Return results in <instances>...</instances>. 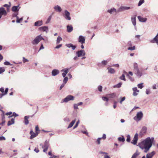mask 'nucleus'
I'll return each mask as SVG.
<instances>
[{
	"label": "nucleus",
	"instance_id": "f257e3e1",
	"mask_svg": "<svg viewBox=\"0 0 158 158\" xmlns=\"http://www.w3.org/2000/svg\"><path fill=\"white\" fill-rule=\"evenodd\" d=\"M154 141V137H152L150 138L148 137L146 138L144 140L139 143L138 145H141L142 146L147 147L151 148L152 145V143H153Z\"/></svg>",
	"mask_w": 158,
	"mask_h": 158
},
{
	"label": "nucleus",
	"instance_id": "f03ea898",
	"mask_svg": "<svg viewBox=\"0 0 158 158\" xmlns=\"http://www.w3.org/2000/svg\"><path fill=\"white\" fill-rule=\"evenodd\" d=\"M143 116V113L140 111L137 113L136 115L134 117L133 119L136 122H138L142 119Z\"/></svg>",
	"mask_w": 158,
	"mask_h": 158
},
{
	"label": "nucleus",
	"instance_id": "7ed1b4c3",
	"mask_svg": "<svg viewBox=\"0 0 158 158\" xmlns=\"http://www.w3.org/2000/svg\"><path fill=\"white\" fill-rule=\"evenodd\" d=\"M40 145L44 149L43 152H46L49 146V140H46L44 143V145H43L42 143H40Z\"/></svg>",
	"mask_w": 158,
	"mask_h": 158
},
{
	"label": "nucleus",
	"instance_id": "20e7f679",
	"mask_svg": "<svg viewBox=\"0 0 158 158\" xmlns=\"http://www.w3.org/2000/svg\"><path fill=\"white\" fill-rule=\"evenodd\" d=\"M44 40V39L41 35L37 36L32 41V43L33 45H36L38 44L41 40Z\"/></svg>",
	"mask_w": 158,
	"mask_h": 158
},
{
	"label": "nucleus",
	"instance_id": "39448f33",
	"mask_svg": "<svg viewBox=\"0 0 158 158\" xmlns=\"http://www.w3.org/2000/svg\"><path fill=\"white\" fill-rule=\"evenodd\" d=\"M74 97L72 95H69L67 96L65 98L63 99L61 103L63 102H67L68 101L70 100H74Z\"/></svg>",
	"mask_w": 158,
	"mask_h": 158
},
{
	"label": "nucleus",
	"instance_id": "423d86ee",
	"mask_svg": "<svg viewBox=\"0 0 158 158\" xmlns=\"http://www.w3.org/2000/svg\"><path fill=\"white\" fill-rule=\"evenodd\" d=\"M63 16L66 20H71L70 13L67 10H64V13Z\"/></svg>",
	"mask_w": 158,
	"mask_h": 158
},
{
	"label": "nucleus",
	"instance_id": "0eeeda50",
	"mask_svg": "<svg viewBox=\"0 0 158 158\" xmlns=\"http://www.w3.org/2000/svg\"><path fill=\"white\" fill-rule=\"evenodd\" d=\"M156 152L153 151L151 152L148 153L146 155V158H152L153 156L155 155ZM142 158H146L145 156H143Z\"/></svg>",
	"mask_w": 158,
	"mask_h": 158
},
{
	"label": "nucleus",
	"instance_id": "6e6552de",
	"mask_svg": "<svg viewBox=\"0 0 158 158\" xmlns=\"http://www.w3.org/2000/svg\"><path fill=\"white\" fill-rule=\"evenodd\" d=\"M76 54L77 55L78 57H81L85 56V53L84 50H81L77 52Z\"/></svg>",
	"mask_w": 158,
	"mask_h": 158
},
{
	"label": "nucleus",
	"instance_id": "1a4fd4ad",
	"mask_svg": "<svg viewBox=\"0 0 158 158\" xmlns=\"http://www.w3.org/2000/svg\"><path fill=\"white\" fill-rule=\"evenodd\" d=\"M7 14L6 11L3 7L0 8V19L2 15L6 16Z\"/></svg>",
	"mask_w": 158,
	"mask_h": 158
},
{
	"label": "nucleus",
	"instance_id": "9d476101",
	"mask_svg": "<svg viewBox=\"0 0 158 158\" xmlns=\"http://www.w3.org/2000/svg\"><path fill=\"white\" fill-rule=\"evenodd\" d=\"M138 139V134L136 133L134 135L133 139L131 142V143L134 145L136 144Z\"/></svg>",
	"mask_w": 158,
	"mask_h": 158
},
{
	"label": "nucleus",
	"instance_id": "9b49d317",
	"mask_svg": "<svg viewBox=\"0 0 158 158\" xmlns=\"http://www.w3.org/2000/svg\"><path fill=\"white\" fill-rule=\"evenodd\" d=\"M85 37L82 35H80L78 38V42L81 44H83L85 43Z\"/></svg>",
	"mask_w": 158,
	"mask_h": 158
},
{
	"label": "nucleus",
	"instance_id": "f8f14e48",
	"mask_svg": "<svg viewBox=\"0 0 158 158\" xmlns=\"http://www.w3.org/2000/svg\"><path fill=\"white\" fill-rule=\"evenodd\" d=\"M147 128L145 127H143L140 131L139 135L141 136L143 135L146 132Z\"/></svg>",
	"mask_w": 158,
	"mask_h": 158
},
{
	"label": "nucleus",
	"instance_id": "ddd939ff",
	"mask_svg": "<svg viewBox=\"0 0 158 158\" xmlns=\"http://www.w3.org/2000/svg\"><path fill=\"white\" fill-rule=\"evenodd\" d=\"M69 69L68 68H66L61 70V72H63V73L62 74L63 77H65L66 74L69 72Z\"/></svg>",
	"mask_w": 158,
	"mask_h": 158
},
{
	"label": "nucleus",
	"instance_id": "4468645a",
	"mask_svg": "<svg viewBox=\"0 0 158 158\" xmlns=\"http://www.w3.org/2000/svg\"><path fill=\"white\" fill-rule=\"evenodd\" d=\"M30 134L31 135L30 138V139H32L37 136L38 135V133L37 132L36 133H35L32 131H31L30 132Z\"/></svg>",
	"mask_w": 158,
	"mask_h": 158
},
{
	"label": "nucleus",
	"instance_id": "2eb2a0df",
	"mask_svg": "<svg viewBox=\"0 0 158 158\" xmlns=\"http://www.w3.org/2000/svg\"><path fill=\"white\" fill-rule=\"evenodd\" d=\"M59 71L57 69H54L52 72V75L53 76H56L59 74Z\"/></svg>",
	"mask_w": 158,
	"mask_h": 158
},
{
	"label": "nucleus",
	"instance_id": "dca6fc26",
	"mask_svg": "<svg viewBox=\"0 0 158 158\" xmlns=\"http://www.w3.org/2000/svg\"><path fill=\"white\" fill-rule=\"evenodd\" d=\"M139 148L142 149H144V152L145 153H147L148 151L149 150L150 148L148 147H145L143 146H142L141 145H138Z\"/></svg>",
	"mask_w": 158,
	"mask_h": 158
},
{
	"label": "nucleus",
	"instance_id": "f3484780",
	"mask_svg": "<svg viewBox=\"0 0 158 158\" xmlns=\"http://www.w3.org/2000/svg\"><path fill=\"white\" fill-rule=\"evenodd\" d=\"M20 7H19V5L18 6H14L12 7L11 8L13 12L18 11Z\"/></svg>",
	"mask_w": 158,
	"mask_h": 158
},
{
	"label": "nucleus",
	"instance_id": "a211bd4d",
	"mask_svg": "<svg viewBox=\"0 0 158 158\" xmlns=\"http://www.w3.org/2000/svg\"><path fill=\"white\" fill-rule=\"evenodd\" d=\"M135 74L138 77H140L142 75L141 72L139 71V69L134 71Z\"/></svg>",
	"mask_w": 158,
	"mask_h": 158
},
{
	"label": "nucleus",
	"instance_id": "6ab92c4d",
	"mask_svg": "<svg viewBox=\"0 0 158 158\" xmlns=\"http://www.w3.org/2000/svg\"><path fill=\"white\" fill-rule=\"evenodd\" d=\"M132 90L133 91V95L134 96H136L138 94L137 93H139V90H137V87H134L132 89Z\"/></svg>",
	"mask_w": 158,
	"mask_h": 158
},
{
	"label": "nucleus",
	"instance_id": "aec40b11",
	"mask_svg": "<svg viewBox=\"0 0 158 158\" xmlns=\"http://www.w3.org/2000/svg\"><path fill=\"white\" fill-rule=\"evenodd\" d=\"M136 15L132 16L131 18V21L133 25L135 26L136 25Z\"/></svg>",
	"mask_w": 158,
	"mask_h": 158
},
{
	"label": "nucleus",
	"instance_id": "412c9836",
	"mask_svg": "<svg viewBox=\"0 0 158 158\" xmlns=\"http://www.w3.org/2000/svg\"><path fill=\"white\" fill-rule=\"evenodd\" d=\"M40 31H48V27L47 26H44L41 27L39 28Z\"/></svg>",
	"mask_w": 158,
	"mask_h": 158
},
{
	"label": "nucleus",
	"instance_id": "4be33fe9",
	"mask_svg": "<svg viewBox=\"0 0 158 158\" xmlns=\"http://www.w3.org/2000/svg\"><path fill=\"white\" fill-rule=\"evenodd\" d=\"M138 19L140 22H145L147 20V18H143L140 16H138Z\"/></svg>",
	"mask_w": 158,
	"mask_h": 158
},
{
	"label": "nucleus",
	"instance_id": "5701e85b",
	"mask_svg": "<svg viewBox=\"0 0 158 158\" xmlns=\"http://www.w3.org/2000/svg\"><path fill=\"white\" fill-rule=\"evenodd\" d=\"M66 46L69 48H71L73 50L75 49L76 48L75 45H74L72 44H66Z\"/></svg>",
	"mask_w": 158,
	"mask_h": 158
},
{
	"label": "nucleus",
	"instance_id": "b1692460",
	"mask_svg": "<svg viewBox=\"0 0 158 158\" xmlns=\"http://www.w3.org/2000/svg\"><path fill=\"white\" fill-rule=\"evenodd\" d=\"M54 9L56 11L60 12L62 10V9L58 5H56L54 6Z\"/></svg>",
	"mask_w": 158,
	"mask_h": 158
},
{
	"label": "nucleus",
	"instance_id": "393cba45",
	"mask_svg": "<svg viewBox=\"0 0 158 158\" xmlns=\"http://www.w3.org/2000/svg\"><path fill=\"white\" fill-rule=\"evenodd\" d=\"M67 31L68 32H71L73 30V27L72 25H68L67 26Z\"/></svg>",
	"mask_w": 158,
	"mask_h": 158
},
{
	"label": "nucleus",
	"instance_id": "a878e982",
	"mask_svg": "<svg viewBox=\"0 0 158 158\" xmlns=\"http://www.w3.org/2000/svg\"><path fill=\"white\" fill-rule=\"evenodd\" d=\"M151 42L152 43L158 42V33L155 37L151 41Z\"/></svg>",
	"mask_w": 158,
	"mask_h": 158
},
{
	"label": "nucleus",
	"instance_id": "bb28decb",
	"mask_svg": "<svg viewBox=\"0 0 158 158\" xmlns=\"http://www.w3.org/2000/svg\"><path fill=\"white\" fill-rule=\"evenodd\" d=\"M42 21L40 20L36 22L35 23L34 25L35 26H39L42 25Z\"/></svg>",
	"mask_w": 158,
	"mask_h": 158
},
{
	"label": "nucleus",
	"instance_id": "cd10ccee",
	"mask_svg": "<svg viewBox=\"0 0 158 158\" xmlns=\"http://www.w3.org/2000/svg\"><path fill=\"white\" fill-rule=\"evenodd\" d=\"M107 12L108 13H110V14H112L114 12H116V10L115 8H114L108 10Z\"/></svg>",
	"mask_w": 158,
	"mask_h": 158
},
{
	"label": "nucleus",
	"instance_id": "c85d7f7f",
	"mask_svg": "<svg viewBox=\"0 0 158 158\" xmlns=\"http://www.w3.org/2000/svg\"><path fill=\"white\" fill-rule=\"evenodd\" d=\"M30 116H25L24 117V123L25 125H27L29 123V121L28 119L29 118Z\"/></svg>",
	"mask_w": 158,
	"mask_h": 158
},
{
	"label": "nucleus",
	"instance_id": "c756f323",
	"mask_svg": "<svg viewBox=\"0 0 158 158\" xmlns=\"http://www.w3.org/2000/svg\"><path fill=\"white\" fill-rule=\"evenodd\" d=\"M107 69L108 70V72L110 74H114L115 73V71L114 69L108 68Z\"/></svg>",
	"mask_w": 158,
	"mask_h": 158
},
{
	"label": "nucleus",
	"instance_id": "7c9ffc66",
	"mask_svg": "<svg viewBox=\"0 0 158 158\" xmlns=\"http://www.w3.org/2000/svg\"><path fill=\"white\" fill-rule=\"evenodd\" d=\"M99 153L103 154L104 158H110V156L107 155V153L106 152H100Z\"/></svg>",
	"mask_w": 158,
	"mask_h": 158
},
{
	"label": "nucleus",
	"instance_id": "2f4dec72",
	"mask_svg": "<svg viewBox=\"0 0 158 158\" xmlns=\"http://www.w3.org/2000/svg\"><path fill=\"white\" fill-rule=\"evenodd\" d=\"M140 154V153L138 151H136L132 156L131 158H136Z\"/></svg>",
	"mask_w": 158,
	"mask_h": 158
},
{
	"label": "nucleus",
	"instance_id": "473e14b6",
	"mask_svg": "<svg viewBox=\"0 0 158 158\" xmlns=\"http://www.w3.org/2000/svg\"><path fill=\"white\" fill-rule=\"evenodd\" d=\"M18 13L16 15V22L17 23H20L21 21L23 20V17L19 19V17L17 16Z\"/></svg>",
	"mask_w": 158,
	"mask_h": 158
},
{
	"label": "nucleus",
	"instance_id": "72a5a7b5",
	"mask_svg": "<svg viewBox=\"0 0 158 158\" xmlns=\"http://www.w3.org/2000/svg\"><path fill=\"white\" fill-rule=\"evenodd\" d=\"M15 122V119L12 118L11 121H9L8 122L7 125L9 126L12 124H13Z\"/></svg>",
	"mask_w": 158,
	"mask_h": 158
},
{
	"label": "nucleus",
	"instance_id": "f704fd0d",
	"mask_svg": "<svg viewBox=\"0 0 158 158\" xmlns=\"http://www.w3.org/2000/svg\"><path fill=\"white\" fill-rule=\"evenodd\" d=\"M75 122H76L75 119L73 120L69 124V126L67 127V129H69V128L73 126V124H74Z\"/></svg>",
	"mask_w": 158,
	"mask_h": 158
},
{
	"label": "nucleus",
	"instance_id": "c9c22d12",
	"mask_svg": "<svg viewBox=\"0 0 158 158\" xmlns=\"http://www.w3.org/2000/svg\"><path fill=\"white\" fill-rule=\"evenodd\" d=\"M116 95V94L115 93H113L112 94H108L107 95V96L109 97L110 98H114L115 97Z\"/></svg>",
	"mask_w": 158,
	"mask_h": 158
},
{
	"label": "nucleus",
	"instance_id": "e433bc0d",
	"mask_svg": "<svg viewBox=\"0 0 158 158\" xmlns=\"http://www.w3.org/2000/svg\"><path fill=\"white\" fill-rule=\"evenodd\" d=\"M134 71L139 69L138 67V65L136 63L133 64Z\"/></svg>",
	"mask_w": 158,
	"mask_h": 158
},
{
	"label": "nucleus",
	"instance_id": "4c0bfd02",
	"mask_svg": "<svg viewBox=\"0 0 158 158\" xmlns=\"http://www.w3.org/2000/svg\"><path fill=\"white\" fill-rule=\"evenodd\" d=\"M2 114H1L2 121H5V112L3 110H2Z\"/></svg>",
	"mask_w": 158,
	"mask_h": 158
},
{
	"label": "nucleus",
	"instance_id": "58836bf2",
	"mask_svg": "<svg viewBox=\"0 0 158 158\" xmlns=\"http://www.w3.org/2000/svg\"><path fill=\"white\" fill-rule=\"evenodd\" d=\"M62 40V38L60 36H59L57 39L56 44H59L60 43V41Z\"/></svg>",
	"mask_w": 158,
	"mask_h": 158
},
{
	"label": "nucleus",
	"instance_id": "ea45409f",
	"mask_svg": "<svg viewBox=\"0 0 158 158\" xmlns=\"http://www.w3.org/2000/svg\"><path fill=\"white\" fill-rule=\"evenodd\" d=\"M122 83L121 82L118 83L116 85H115L114 86V87H116L117 88H119L121 87Z\"/></svg>",
	"mask_w": 158,
	"mask_h": 158
},
{
	"label": "nucleus",
	"instance_id": "a19ab883",
	"mask_svg": "<svg viewBox=\"0 0 158 158\" xmlns=\"http://www.w3.org/2000/svg\"><path fill=\"white\" fill-rule=\"evenodd\" d=\"M145 93L147 95L150 94L151 93V89H147L146 90Z\"/></svg>",
	"mask_w": 158,
	"mask_h": 158
},
{
	"label": "nucleus",
	"instance_id": "79ce46f5",
	"mask_svg": "<svg viewBox=\"0 0 158 158\" xmlns=\"http://www.w3.org/2000/svg\"><path fill=\"white\" fill-rule=\"evenodd\" d=\"M119 78L121 80H123L124 81H126V79L125 78V75L124 74H123Z\"/></svg>",
	"mask_w": 158,
	"mask_h": 158
},
{
	"label": "nucleus",
	"instance_id": "37998d69",
	"mask_svg": "<svg viewBox=\"0 0 158 158\" xmlns=\"http://www.w3.org/2000/svg\"><path fill=\"white\" fill-rule=\"evenodd\" d=\"M52 17V15H50L49 16L48 18V19L47 20V21L46 22V24L48 23H49V22H50V21Z\"/></svg>",
	"mask_w": 158,
	"mask_h": 158
},
{
	"label": "nucleus",
	"instance_id": "c03bdc74",
	"mask_svg": "<svg viewBox=\"0 0 158 158\" xmlns=\"http://www.w3.org/2000/svg\"><path fill=\"white\" fill-rule=\"evenodd\" d=\"M118 140L121 142H123L125 141V139L123 136L122 137H119L118 138Z\"/></svg>",
	"mask_w": 158,
	"mask_h": 158
},
{
	"label": "nucleus",
	"instance_id": "a18cd8bd",
	"mask_svg": "<svg viewBox=\"0 0 158 158\" xmlns=\"http://www.w3.org/2000/svg\"><path fill=\"white\" fill-rule=\"evenodd\" d=\"M144 2V0H140L139 1V3L138 4V6H140L142 4H143Z\"/></svg>",
	"mask_w": 158,
	"mask_h": 158
},
{
	"label": "nucleus",
	"instance_id": "49530a36",
	"mask_svg": "<svg viewBox=\"0 0 158 158\" xmlns=\"http://www.w3.org/2000/svg\"><path fill=\"white\" fill-rule=\"evenodd\" d=\"M64 120L66 122H69L70 121L69 118L67 117H65Z\"/></svg>",
	"mask_w": 158,
	"mask_h": 158
},
{
	"label": "nucleus",
	"instance_id": "de8ad7c7",
	"mask_svg": "<svg viewBox=\"0 0 158 158\" xmlns=\"http://www.w3.org/2000/svg\"><path fill=\"white\" fill-rule=\"evenodd\" d=\"M143 83H141L139 84L138 85V87L140 89H142L143 87Z\"/></svg>",
	"mask_w": 158,
	"mask_h": 158
},
{
	"label": "nucleus",
	"instance_id": "09e8293b",
	"mask_svg": "<svg viewBox=\"0 0 158 158\" xmlns=\"http://www.w3.org/2000/svg\"><path fill=\"white\" fill-rule=\"evenodd\" d=\"M64 78L63 80V83L65 84L68 81V78L67 77H64Z\"/></svg>",
	"mask_w": 158,
	"mask_h": 158
},
{
	"label": "nucleus",
	"instance_id": "8fccbe9b",
	"mask_svg": "<svg viewBox=\"0 0 158 158\" xmlns=\"http://www.w3.org/2000/svg\"><path fill=\"white\" fill-rule=\"evenodd\" d=\"M127 49L128 50H134L135 49V47L134 46L133 47H129Z\"/></svg>",
	"mask_w": 158,
	"mask_h": 158
},
{
	"label": "nucleus",
	"instance_id": "3c124183",
	"mask_svg": "<svg viewBox=\"0 0 158 158\" xmlns=\"http://www.w3.org/2000/svg\"><path fill=\"white\" fill-rule=\"evenodd\" d=\"M5 71V69L3 67H0V74L4 72Z\"/></svg>",
	"mask_w": 158,
	"mask_h": 158
},
{
	"label": "nucleus",
	"instance_id": "603ef678",
	"mask_svg": "<svg viewBox=\"0 0 158 158\" xmlns=\"http://www.w3.org/2000/svg\"><path fill=\"white\" fill-rule=\"evenodd\" d=\"M79 123V121L78 120L77 122V123H76L75 126L73 127V129H75V128H77V127Z\"/></svg>",
	"mask_w": 158,
	"mask_h": 158
},
{
	"label": "nucleus",
	"instance_id": "864d4df0",
	"mask_svg": "<svg viewBox=\"0 0 158 158\" xmlns=\"http://www.w3.org/2000/svg\"><path fill=\"white\" fill-rule=\"evenodd\" d=\"M126 141L128 142H129L130 141V135H127V136Z\"/></svg>",
	"mask_w": 158,
	"mask_h": 158
},
{
	"label": "nucleus",
	"instance_id": "5fc2aeb1",
	"mask_svg": "<svg viewBox=\"0 0 158 158\" xmlns=\"http://www.w3.org/2000/svg\"><path fill=\"white\" fill-rule=\"evenodd\" d=\"M125 98H126L125 97H123V98H122L121 100L120 101V103L121 104H122V102L125 100Z\"/></svg>",
	"mask_w": 158,
	"mask_h": 158
},
{
	"label": "nucleus",
	"instance_id": "6e6d98bb",
	"mask_svg": "<svg viewBox=\"0 0 158 158\" xmlns=\"http://www.w3.org/2000/svg\"><path fill=\"white\" fill-rule=\"evenodd\" d=\"M4 64L6 65H12V64L10 63L8 61H6L4 63Z\"/></svg>",
	"mask_w": 158,
	"mask_h": 158
},
{
	"label": "nucleus",
	"instance_id": "4d7b16f0",
	"mask_svg": "<svg viewBox=\"0 0 158 158\" xmlns=\"http://www.w3.org/2000/svg\"><path fill=\"white\" fill-rule=\"evenodd\" d=\"M102 98L103 101H106V102H108V99L106 97H102Z\"/></svg>",
	"mask_w": 158,
	"mask_h": 158
},
{
	"label": "nucleus",
	"instance_id": "13d9d810",
	"mask_svg": "<svg viewBox=\"0 0 158 158\" xmlns=\"http://www.w3.org/2000/svg\"><path fill=\"white\" fill-rule=\"evenodd\" d=\"M14 116H15V117H16V116H18V114H16L15 112H14L13 113V115L11 116H9V118L11 117Z\"/></svg>",
	"mask_w": 158,
	"mask_h": 158
},
{
	"label": "nucleus",
	"instance_id": "bf43d9fd",
	"mask_svg": "<svg viewBox=\"0 0 158 158\" xmlns=\"http://www.w3.org/2000/svg\"><path fill=\"white\" fill-rule=\"evenodd\" d=\"M23 63H25L26 62H28V60L27 59H26L24 57H23Z\"/></svg>",
	"mask_w": 158,
	"mask_h": 158
},
{
	"label": "nucleus",
	"instance_id": "052dcab7",
	"mask_svg": "<svg viewBox=\"0 0 158 158\" xmlns=\"http://www.w3.org/2000/svg\"><path fill=\"white\" fill-rule=\"evenodd\" d=\"M8 90V88H6L5 89V91H4V92L3 93L4 94V95H5L7 94Z\"/></svg>",
	"mask_w": 158,
	"mask_h": 158
},
{
	"label": "nucleus",
	"instance_id": "680f3d73",
	"mask_svg": "<svg viewBox=\"0 0 158 158\" xmlns=\"http://www.w3.org/2000/svg\"><path fill=\"white\" fill-rule=\"evenodd\" d=\"M102 63L104 65H106L107 63V62L106 60H103L102 61Z\"/></svg>",
	"mask_w": 158,
	"mask_h": 158
},
{
	"label": "nucleus",
	"instance_id": "e2e57ef3",
	"mask_svg": "<svg viewBox=\"0 0 158 158\" xmlns=\"http://www.w3.org/2000/svg\"><path fill=\"white\" fill-rule=\"evenodd\" d=\"M6 140L5 138L3 136L0 137V141L5 140Z\"/></svg>",
	"mask_w": 158,
	"mask_h": 158
},
{
	"label": "nucleus",
	"instance_id": "0e129e2a",
	"mask_svg": "<svg viewBox=\"0 0 158 158\" xmlns=\"http://www.w3.org/2000/svg\"><path fill=\"white\" fill-rule=\"evenodd\" d=\"M102 86H101V85L99 86L98 87V90L100 92H101L102 90Z\"/></svg>",
	"mask_w": 158,
	"mask_h": 158
},
{
	"label": "nucleus",
	"instance_id": "69168bd1",
	"mask_svg": "<svg viewBox=\"0 0 158 158\" xmlns=\"http://www.w3.org/2000/svg\"><path fill=\"white\" fill-rule=\"evenodd\" d=\"M74 108L75 109H78V106L77 104H74Z\"/></svg>",
	"mask_w": 158,
	"mask_h": 158
},
{
	"label": "nucleus",
	"instance_id": "338daca9",
	"mask_svg": "<svg viewBox=\"0 0 158 158\" xmlns=\"http://www.w3.org/2000/svg\"><path fill=\"white\" fill-rule=\"evenodd\" d=\"M102 139V138H99L97 139V141L98 142V144H100V140Z\"/></svg>",
	"mask_w": 158,
	"mask_h": 158
},
{
	"label": "nucleus",
	"instance_id": "774afa93",
	"mask_svg": "<svg viewBox=\"0 0 158 158\" xmlns=\"http://www.w3.org/2000/svg\"><path fill=\"white\" fill-rule=\"evenodd\" d=\"M49 158H59V156H56L53 155L52 156L50 157Z\"/></svg>",
	"mask_w": 158,
	"mask_h": 158
}]
</instances>
